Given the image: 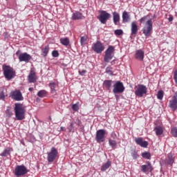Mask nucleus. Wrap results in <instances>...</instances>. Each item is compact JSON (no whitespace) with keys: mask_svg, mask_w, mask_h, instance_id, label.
Wrapping results in <instances>:
<instances>
[{"mask_svg":"<svg viewBox=\"0 0 177 177\" xmlns=\"http://www.w3.org/2000/svg\"><path fill=\"white\" fill-rule=\"evenodd\" d=\"M166 162L168 165H172L174 164V156H172V153H168Z\"/></svg>","mask_w":177,"mask_h":177,"instance_id":"nucleus-27","label":"nucleus"},{"mask_svg":"<svg viewBox=\"0 0 177 177\" xmlns=\"http://www.w3.org/2000/svg\"><path fill=\"white\" fill-rule=\"evenodd\" d=\"M168 20L169 22L172 21L174 20V17L172 16H170L169 18H168Z\"/></svg>","mask_w":177,"mask_h":177,"instance_id":"nucleus-49","label":"nucleus"},{"mask_svg":"<svg viewBox=\"0 0 177 177\" xmlns=\"http://www.w3.org/2000/svg\"><path fill=\"white\" fill-rule=\"evenodd\" d=\"M100 15L98 16V19L101 23H106L109 19H111V14L107 12L105 10L99 11Z\"/></svg>","mask_w":177,"mask_h":177,"instance_id":"nucleus-9","label":"nucleus"},{"mask_svg":"<svg viewBox=\"0 0 177 177\" xmlns=\"http://www.w3.org/2000/svg\"><path fill=\"white\" fill-rule=\"evenodd\" d=\"M15 118L17 121H23L26 118V106L23 104L16 103L14 108Z\"/></svg>","mask_w":177,"mask_h":177,"instance_id":"nucleus-1","label":"nucleus"},{"mask_svg":"<svg viewBox=\"0 0 177 177\" xmlns=\"http://www.w3.org/2000/svg\"><path fill=\"white\" fill-rule=\"evenodd\" d=\"M92 49L95 53H102L104 50V46H103L100 41H97L96 43L93 44Z\"/></svg>","mask_w":177,"mask_h":177,"instance_id":"nucleus-12","label":"nucleus"},{"mask_svg":"<svg viewBox=\"0 0 177 177\" xmlns=\"http://www.w3.org/2000/svg\"><path fill=\"white\" fill-rule=\"evenodd\" d=\"M49 86L51 89V93H53V95H56V88L57 87V84L51 82L49 84Z\"/></svg>","mask_w":177,"mask_h":177,"instance_id":"nucleus-23","label":"nucleus"},{"mask_svg":"<svg viewBox=\"0 0 177 177\" xmlns=\"http://www.w3.org/2000/svg\"><path fill=\"white\" fill-rule=\"evenodd\" d=\"M131 31L130 38H132V37L135 38L136 35H138V32L139 31V27L137 26L136 23L131 24Z\"/></svg>","mask_w":177,"mask_h":177,"instance_id":"nucleus-17","label":"nucleus"},{"mask_svg":"<svg viewBox=\"0 0 177 177\" xmlns=\"http://www.w3.org/2000/svg\"><path fill=\"white\" fill-rule=\"evenodd\" d=\"M113 15V23H119L120 21V13L117 12H113L112 13Z\"/></svg>","mask_w":177,"mask_h":177,"instance_id":"nucleus-28","label":"nucleus"},{"mask_svg":"<svg viewBox=\"0 0 177 177\" xmlns=\"http://www.w3.org/2000/svg\"><path fill=\"white\" fill-rule=\"evenodd\" d=\"M1 157H8V156H10V150L8 149H5L2 153L0 154Z\"/></svg>","mask_w":177,"mask_h":177,"instance_id":"nucleus-36","label":"nucleus"},{"mask_svg":"<svg viewBox=\"0 0 177 177\" xmlns=\"http://www.w3.org/2000/svg\"><path fill=\"white\" fill-rule=\"evenodd\" d=\"M141 171L142 172H144V174H146L147 171L151 172V171H153V166H151V163L149 161H147V165H141Z\"/></svg>","mask_w":177,"mask_h":177,"instance_id":"nucleus-15","label":"nucleus"},{"mask_svg":"<svg viewBox=\"0 0 177 177\" xmlns=\"http://www.w3.org/2000/svg\"><path fill=\"white\" fill-rule=\"evenodd\" d=\"M16 55H19V51H17V52L16 53Z\"/></svg>","mask_w":177,"mask_h":177,"instance_id":"nucleus-52","label":"nucleus"},{"mask_svg":"<svg viewBox=\"0 0 177 177\" xmlns=\"http://www.w3.org/2000/svg\"><path fill=\"white\" fill-rule=\"evenodd\" d=\"M6 115H7V117H11L12 115H13V113H12V111H10V110H9V109H7L6 111Z\"/></svg>","mask_w":177,"mask_h":177,"instance_id":"nucleus-45","label":"nucleus"},{"mask_svg":"<svg viewBox=\"0 0 177 177\" xmlns=\"http://www.w3.org/2000/svg\"><path fill=\"white\" fill-rule=\"evenodd\" d=\"M10 96H11L12 99H13L14 100H16L17 102H21V100H24L23 94H21V92L19 90L12 91L10 93Z\"/></svg>","mask_w":177,"mask_h":177,"instance_id":"nucleus-11","label":"nucleus"},{"mask_svg":"<svg viewBox=\"0 0 177 177\" xmlns=\"http://www.w3.org/2000/svg\"><path fill=\"white\" fill-rule=\"evenodd\" d=\"M47 160L48 162H53L56 158H57V156H59V152L57 149L55 147H52L50 151L47 153Z\"/></svg>","mask_w":177,"mask_h":177,"instance_id":"nucleus-7","label":"nucleus"},{"mask_svg":"<svg viewBox=\"0 0 177 177\" xmlns=\"http://www.w3.org/2000/svg\"><path fill=\"white\" fill-rule=\"evenodd\" d=\"M84 17L82 16V14L80 12H76L73 13L72 16L73 20H81Z\"/></svg>","mask_w":177,"mask_h":177,"instance_id":"nucleus-25","label":"nucleus"},{"mask_svg":"<svg viewBox=\"0 0 177 177\" xmlns=\"http://www.w3.org/2000/svg\"><path fill=\"white\" fill-rule=\"evenodd\" d=\"M111 138H113V139H117V134H115V132H113L111 133Z\"/></svg>","mask_w":177,"mask_h":177,"instance_id":"nucleus-48","label":"nucleus"},{"mask_svg":"<svg viewBox=\"0 0 177 177\" xmlns=\"http://www.w3.org/2000/svg\"><path fill=\"white\" fill-rule=\"evenodd\" d=\"M3 75L7 81H10L16 77V71L10 66L3 65Z\"/></svg>","mask_w":177,"mask_h":177,"instance_id":"nucleus-2","label":"nucleus"},{"mask_svg":"<svg viewBox=\"0 0 177 177\" xmlns=\"http://www.w3.org/2000/svg\"><path fill=\"white\" fill-rule=\"evenodd\" d=\"M114 57V46H109V48L105 51V55L104 57V60L106 63H109L111 59Z\"/></svg>","mask_w":177,"mask_h":177,"instance_id":"nucleus-6","label":"nucleus"},{"mask_svg":"<svg viewBox=\"0 0 177 177\" xmlns=\"http://www.w3.org/2000/svg\"><path fill=\"white\" fill-rule=\"evenodd\" d=\"M109 145L111 147V149H113V150H115V149L117 148V141L114 140L109 139Z\"/></svg>","mask_w":177,"mask_h":177,"instance_id":"nucleus-31","label":"nucleus"},{"mask_svg":"<svg viewBox=\"0 0 177 177\" xmlns=\"http://www.w3.org/2000/svg\"><path fill=\"white\" fill-rule=\"evenodd\" d=\"M46 91L41 90L37 93V96H39V97H45L46 96Z\"/></svg>","mask_w":177,"mask_h":177,"instance_id":"nucleus-34","label":"nucleus"},{"mask_svg":"<svg viewBox=\"0 0 177 177\" xmlns=\"http://www.w3.org/2000/svg\"><path fill=\"white\" fill-rule=\"evenodd\" d=\"M107 134V131L104 129H99L97 131L95 134V140L97 143H103L106 140V135Z\"/></svg>","mask_w":177,"mask_h":177,"instance_id":"nucleus-5","label":"nucleus"},{"mask_svg":"<svg viewBox=\"0 0 177 177\" xmlns=\"http://www.w3.org/2000/svg\"><path fill=\"white\" fill-rule=\"evenodd\" d=\"M28 81L30 84L37 81V78L35 77V72H34V71H30L28 76Z\"/></svg>","mask_w":177,"mask_h":177,"instance_id":"nucleus-22","label":"nucleus"},{"mask_svg":"<svg viewBox=\"0 0 177 177\" xmlns=\"http://www.w3.org/2000/svg\"><path fill=\"white\" fill-rule=\"evenodd\" d=\"M125 91V87L124 86V84L120 81H117L113 84V92L114 95H117V93H122Z\"/></svg>","mask_w":177,"mask_h":177,"instance_id":"nucleus-8","label":"nucleus"},{"mask_svg":"<svg viewBox=\"0 0 177 177\" xmlns=\"http://www.w3.org/2000/svg\"><path fill=\"white\" fill-rule=\"evenodd\" d=\"M111 167V161L108 160L106 163L102 165V166L101 167V171L104 172V171H106V169H109V168Z\"/></svg>","mask_w":177,"mask_h":177,"instance_id":"nucleus-24","label":"nucleus"},{"mask_svg":"<svg viewBox=\"0 0 177 177\" xmlns=\"http://www.w3.org/2000/svg\"><path fill=\"white\" fill-rule=\"evenodd\" d=\"M6 96H8V94H6V93H5L3 89H1L0 90V100H5V97Z\"/></svg>","mask_w":177,"mask_h":177,"instance_id":"nucleus-35","label":"nucleus"},{"mask_svg":"<svg viewBox=\"0 0 177 177\" xmlns=\"http://www.w3.org/2000/svg\"><path fill=\"white\" fill-rule=\"evenodd\" d=\"M122 17L123 23H129L131 21V15L127 11L122 12Z\"/></svg>","mask_w":177,"mask_h":177,"instance_id":"nucleus-19","label":"nucleus"},{"mask_svg":"<svg viewBox=\"0 0 177 177\" xmlns=\"http://www.w3.org/2000/svg\"><path fill=\"white\" fill-rule=\"evenodd\" d=\"M134 89V93L137 97H143V95L147 93V87L143 84H138L136 86Z\"/></svg>","mask_w":177,"mask_h":177,"instance_id":"nucleus-4","label":"nucleus"},{"mask_svg":"<svg viewBox=\"0 0 177 177\" xmlns=\"http://www.w3.org/2000/svg\"><path fill=\"white\" fill-rule=\"evenodd\" d=\"M28 90L30 91V92H32L34 91V88L32 87H30Z\"/></svg>","mask_w":177,"mask_h":177,"instance_id":"nucleus-50","label":"nucleus"},{"mask_svg":"<svg viewBox=\"0 0 177 177\" xmlns=\"http://www.w3.org/2000/svg\"><path fill=\"white\" fill-rule=\"evenodd\" d=\"M156 96L158 100H162V98L164 97V91L162 90L158 91Z\"/></svg>","mask_w":177,"mask_h":177,"instance_id":"nucleus-33","label":"nucleus"},{"mask_svg":"<svg viewBox=\"0 0 177 177\" xmlns=\"http://www.w3.org/2000/svg\"><path fill=\"white\" fill-rule=\"evenodd\" d=\"M153 19H154V17H153L152 15L149 14L148 15H146V16L142 17L140 19V21L142 23H143V22H145V23H152Z\"/></svg>","mask_w":177,"mask_h":177,"instance_id":"nucleus-20","label":"nucleus"},{"mask_svg":"<svg viewBox=\"0 0 177 177\" xmlns=\"http://www.w3.org/2000/svg\"><path fill=\"white\" fill-rule=\"evenodd\" d=\"M85 42H86V36L81 37L80 38V44L81 45H85Z\"/></svg>","mask_w":177,"mask_h":177,"instance_id":"nucleus-40","label":"nucleus"},{"mask_svg":"<svg viewBox=\"0 0 177 177\" xmlns=\"http://www.w3.org/2000/svg\"><path fill=\"white\" fill-rule=\"evenodd\" d=\"M174 81L177 84V71L174 72Z\"/></svg>","mask_w":177,"mask_h":177,"instance_id":"nucleus-47","label":"nucleus"},{"mask_svg":"<svg viewBox=\"0 0 177 177\" xmlns=\"http://www.w3.org/2000/svg\"><path fill=\"white\" fill-rule=\"evenodd\" d=\"M106 73L109 75H113V68L111 67H107L106 68Z\"/></svg>","mask_w":177,"mask_h":177,"instance_id":"nucleus-41","label":"nucleus"},{"mask_svg":"<svg viewBox=\"0 0 177 177\" xmlns=\"http://www.w3.org/2000/svg\"><path fill=\"white\" fill-rule=\"evenodd\" d=\"M154 131L156 132V135L157 136H160V135H162L164 130L162 129V127H161L160 126H156L154 128Z\"/></svg>","mask_w":177,"mask_h":177,"instance_id":"nucleus-26","label":"nucleus"},{"mask_svg":"<svg viewBox=\"0 0 177 177\" xmlns=\"http://www.w3.org/2000/svg\"><path fill=\"white\" fill-rule=\"evenodd\" d=\"M169 107L173 111H175L177 109V92L174 93L172 98L169 101Z\"/></svg>","mask_w":177,"mask_h":177,"instance_id":"nucleus-13","label":"nucleus"},{"mask_svg":"<svg viewBox=\"0 0 177 177\" xmlns=\"http://www.w3.org/2000/svg\"><path fill=\"white\" fill-rule=\"evenodd\" d=\"M142 32L146 37H150L153 32V24L147 23L142 28Z\"/></svg>","mask_w":177,"mask_h":177,"instance_id":"nucleus-10","label":"nucleus"},{"mask_svg":"<svg viewBox=\"0 0 177 177\" xmlns=\"http://www.w3.org/2000/svg\"><path fill=\"white\" fill-rule=\"evenodd\" d=\"M114 32L115 35H118V36L122 35V34H124V31H122V30L121 29L115 30Z\"/></svg>","mask_w":177,"mask_h":177,"instance_id":"nucleus-39","label":"nucleus"},{"mask_svg":"<svg viewBox=\"0 0 177 177\" xmlns=\"http://www.w3.org/2000/svg\"><path fill=\"white\" fill-rule=\"evenodd\" d=\"M30 171L27 169L24 165H17L14 170V175L17 177L24 176L26 174H28Z\"/></svg>","mask_w":177,"mask_h":177,"instance_id":"nucleus-3","label":"nucleus"},{"mask_svg":"<svg viewBox=\"0 0 177 177\" xmlns=\"http://www.w3.org/2000/svg\"><path fill=\"white\" fill-rule=\"evenodd\" d=\"M72 109L73 111H78V110H80V102H77L76 104H73Z\"/></svg>","mask_w":177,"mask_h":177,"instance_id":"nucleus-38","label":"nucleus"},{"mask_svg":"<svg viewBox=\"0 0 177 177\" xmlns=\"http://www.w3.org/2000/svg\"><path fill=\"white\" fill-rule=\"evenodd\" d=\"M48 53H49V46H46L41 49V55L44 56V57H46Z\"/></svg>","mask_w":177,"mask_h":177,"instance_id":"nucleus-30","label":"nucleus"},{"mask_svg":"<svg viewBox=\"0 0 177 177\" xmlns=\"http://www.w3.org/2000/svg\"><path fill=\"white\" fill-rule=\"evenodd\" d=\"M60 42L64 46H68V45L70 44V39H68V38H67V37L61 38Z\"/></svg>","mask_w":177,"mask_h":177,"instance_id":"nucleus-29","label":"nucleus"},{"mask_svg":"<svg viewBox=\"0 0 177 177\" xmlns=\"http://www.w3.org/2000/svg\"><path fill=\"white\" fill-rule=\"evenodd\" d=\"M141 156L142 158H145L146 160H150L151 158V154L147 151L142 153Z\"/></svg>","mask_w":177,"mask_h":177,"instance_id":"nucleus-32","label":"nucleus"},{"mask_svg":"<svg viewBox=\"0 0 177 177\" xmlns=\"http://www.w3.org/2000/svg\"><path fill=\"white\" fill-rule=\"evenodd\" d=\"M135 142L138 146L141 147L146 148L149 146V142L147 141H144L142 138H137L135 139Z\"/></svg>","mask_w":177,"mask_h":177,"instance_id":"nucleus-18","label":"nucleus"},{"mask_svg":"<svg viewBox=\"0 0 177 177\" xmlns=\"http://www.w3.org/2000/svg\"><path fill=\"white\" fill-rule=\"evenodd\" d=\"M135 59L139 60V62H143L145 59V51L142 49L137 50L135 53Z\"/></svg>","mask_w":177,"mask_h":177,"instance_id":"nucleus-16","label":"nucleus"},{"mask_svg":"<svg viewBox=\"0 0 177 177\" xmlns=\"http://www.w3.org/2000/svg\"><path fill=\"white\" fill-rule=\"evenodd\" d=\"M52 55L53 57H59V52L57 50H53L52 52Z\"/></svg>","mask_w":177,"mask_h":177,"instance_id":"nucleus-44","label":"nucleus"},{"mask_svg":"<svg viewBox=\"0 0 177 177\" xmlns=\"http://www.w3.org/2000/svg\"><path fill=\"white\" fill-rule=\"evenodd\" d=\"M68 129L69 132H73V129H74V123L71 122V124L68 126Z\"/></svg>","mask_w":177,"mask_h":177,"instance_id":"nucleus-43","label":"nucleus"},{"mask_svg":"<svg viewBox=\"0 0 177 177\" xmlns=\"http://www.w3.org/2000/svg\"><path fill=\"white\" fill-rule=\"evenodd\" d=\"M171 133L174 138H177V127H172L171 129Z\"/></svg>","mask_w":177,"mask_h":177,"instance_id":"nucleus-37","label":"nucleus"},{"mask_svg":"<svg viewBox=\"0 0 177 177\" xmlns=\"http://www.w3.org/2000/svg\"><path fill=\"white\" fill-rule=\"evenodd\" d=\"M113 85V80H104L103 82V86L106 89V91H111V86Z\"/></svg>","mask_w":177,"mask_h":177,"instance_id":"nucleus-21","label":"nucleus"},{"mask_svg":"<svg viewBox=\"0 0 177 177\" xmlns=\"http://www.w3.org/2000/svg\"><path fill=\"white\" fill-rule=\"evenodd\" d=\"M19 62H25V63H28L32 57L31 55L27 53H22L19 56Z\"/></svg>","mask_w":177,"mask_h":177,"instance_id":"nucleus-14","label":"nucleus"},{"mask_svg":"<svg viewBox=\"0 0 177 177\" xmlns=\"http://www.w3.org/2000/svg\"><path fill=\"white\" fill-rule=\"evenodd\" d=\"M59 131H64V127H60V130Z\"/></svg>","mask_w":177,"mask_h":177,"instance_id":"nucleus-51","label":"nucleus"},{"mask_svg":"<svg viewBox=\"0 0 177 177\" xmlns=\"http://www.w3.org/2000/svg\"><path fill=\"white\" fill-rule=\"evenodd\" d=\"M80 75H84V74H86V71L85 70H80L79 71Z\"/></svg>","mask_w":177,"mask_h":177,"instance_id":"nucleus-46","label":"nucleus"},{"mask_svg":"<svg viewBox=\"0 0 177 177\" xmlns=\"http://www.w3.org/2000/svg\"><path fill=\"white\" fill-rule=\"evenodd\" d=\"M131 157H133V160H136V158H139V155L138 154V152L133 151L131 153Z\"/></svg>","mask_w":177,"mask_h":177,"instance_id":"nucleus-42","label":"nucleus"}]
</instances>
